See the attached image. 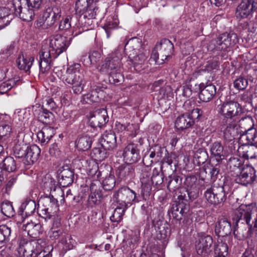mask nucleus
Masks as SVG:
<instances>
[{"mask_svg":"<svg viewBox=\"0 0 257 257\" xmlns=\"http://www.w3.org/2000/svg\"><path fill=\"white\" fill-rule=\"evenodd\" d=\"M107 74L109 75V81L110 83L117 84L123 80V76L121 74V70L116 72H112Z\"/></svg>","mask_w":257,"mask_h":257,"instance_id":"obj_54","label":"nucleus"},{"mask_svg":"<svg viewBox=\"0 0 257 257\" xmlns=\"http://www.w3.org/2000/svg\"><path fill=\"white\" fill-rule=\"evenodd\" d=\"M189 210V205L181 202L173 204L171 209L168 211V214L170 217H172L177 220H180Z\"/></svg>","mask_w":257,"mask_h":257,"instance_id":"obj_24","label":"nucleus"},{"mask_svg":"<svg viewBox=\"0 0 257 257\" xmlns=\"http://www.w3.org/2000/svg\"><path fill=\"white\" fill-rule=\"evenodd\" d=\"M34 61L33 57L22 55L18 58L17 63L20 70L27 72L30 70Z\"/></svg>","mask_w":257,"mask_h":257,"instance_id":"obj_33","label":"nucleus"},{"mask_svg":"<svg viewBox=\"0 0 257 257\" xmlns=\"http://www.w3.org/2000/svg\"><path fill=\"white\" fill-rule=\"evenodd\" d=\"M130 44L132 45L133 49L130 51L128 58L135 69L140 71V68L144 64L149 55V51L143 48L140 42L138 40L134 42L132 41Z\"/></svg>","mask_w":257,"mask_h":257,"instance_id":"obj_7","label":"nucleus"},{"mask_svg":"<svg viewBox=\"0 0 257 257\" xmlns=\"http://www.w3.org/2000/svg\"><path fill=\"white\" fill-rule=\"evenodd\" d=\"M108 121L106 110L104 108L98 109L89 113V122L93 127H101Z\"/></svg>","mask_w":257,"mask_h":257,"instance_id":"obj_17","label":"nucleus"},{"mask_svg":"<svg viewBox=\"0 0 257 257\" xmlns=\"http://www.w3.org/2000/svg\"><path fill=\"white\" fill-rule=\"evenodd\" d=\"M139 129L138 124L131 123L125 121L124 119L116 121L115 123V130L116 132L120 133L123 137H135Z\"/></svg>","mask_w":257,"mask_h":257,"instance_id":"obj_15","label":"nucleus"},{"mask_svg":"<svg viewBox=\"0 0 257 257\" xmlns=\"http://www.w3.org/2000/svg\"><path fill=\"white\" fill-rule=\"evenodd\" d=\"M213 239L211 236L201 235L196 241L195 247L198 254L203 256H207L212 251L211 247Z\"/></svg>","mask_w":257,"mask_h":257,"instance_id":"obj_14","label":"nucleus"},{"mask_svg":"<svg viewBox=\"0 0 257 257\" xmlns=\"http://www.w3.org/2000/svg\"><path fill=\"white\" fill-rule=\"evenodd\" d=\"M22 222L23 223V230L33 238L38 237L42 232V226L40 223H36L31 221L25 223L24 219L23 220Z\"/></svg>","mask_w":257,"mask_h":257,"instance_id":"obj_26","label":"nucleus"},{"mask_svg":"<svg viewBox=\"0 0 257 257\" xmlns=\"http://www.w3.org/2000/svg\"><path fill=\"white\" fill-rule=\"evenodd\" d=\"M106 150L99 148H95L92 150L91 155L95 160L97 161H102L106 157Z\"/></svg>","mask_w":257,"mask_h":257,"instance_id":"obj_56","label":"nucleus"},{"mask_svg":"<svg viewBox=\"0 0 257 257\" xmlns=\"http://www.w3.org/2000/svg\"><path fill=\"white\" fill-rule=\"evenodd\" d=\"M61 16V10L59 6H54L48 8L44 13L42 20L38 21V27L48 28L52 26Z\"/></svg>","mask_w":257,"mask_h":257,"instance_id":"obj_10","label":"nucleus"},{"mask_svg":"<svg viewBox=\"0 0 257 257\" xmlns=\"http://www.w3.org/2000/svg\"><path fill=\"white\" fill-rule=\"evenodd\" d=\"M133 170L131 166L126 165L125 166H120L116 172V174L118 178L121 180H125L127 178L132 175Z\"/></svg>","mask_w":257,"mask_h":257,"instance_id":"obj_44","label":"nucleus"},{"mask_svg":"<svg viewBox=\"0 0 257 257\" xmlns=\"http://www.w3.org/2000/svg\"><path fill=\"white\" fill-rule=\"evenodd\" d=\"M104 96V91L99 88L92 90L83 96V100L87 103L99 102Z\"/></svg>","mask_w":257,"mask_h":257,"instance_id":"obj_30","label":"nucleus"},{"mask_svg":"<svg viewBox=\"0 0 257 257\" xmlns=\"http://www.w3.org/2000/svg\"><path fill=\"white\" fill-rule=\"evenodd\" d=\"M194 122L192 116L189 114H184L177 118L175 126L177 129L183 130L191 127Z\"/></svg>","mask_w":257,"mask_h":257,"instance_id":"obj_31","label":"nucleus"},{"mask_svg":"<svg viewBox=\"0 0 257 257\" xmlns=\"http://www.w3.org/2000/svg\"><path fill=\"white\" fill-rule=\"evenodd\" d=\"M255 179V170L250 166H246L242 168L239 175H237L235 181L236 183L246 186L252 183Z\"/></svg>","mask_w":257,"mask_h":257,"instance_id":"obj_20","label":"nucleus"},{"mask_svg":"<svg viewBox=\"0 0 257 257\" xmlns=\"http://www.w3.org/2000/svg\"><path fill=\"white\" fill-rule=\"evenodd\" d=\"M89 5L86 0H77L75 4V10L76 13L83 15L87 10Z\"/></svg>","mask_w":257,"mask_h":257,"instance_id":"obj_55","label":"nucleus"},{"mask_svg":"<svg viewBox=\"0 0 257 257\" xmlns=\"http://www.w3.org/2000/svg\"><path fill=\"white\" fill-rule=\"evenodd\" d=\"M218 112L222 117L220 121L238 122L242 108L236 101H226L218 105Z\"/></svg>","mask_w":257,"mask_h":257,"instance_id":"obj_2","label":"nucleus"},{"mask_svg":"<svg viewBox=\"0 0 257 257\" xmlns=\"http://www.w3.org/2000/svg\"><path fill=\"white\" fill-rule=\"evenodd\" d=\"M95 5H90L87 8V10L83 14L84 18L88 17V19H94L96 14L97 9L96 8Z\"/></svg>","mask_w":257,"mask_h":257,"instance_id":"obj_62","label":"nucleus"},{"mask_svg":"<svg viewBox=\"0 0 257 257\" xmlns=\"http://www.w3.org/2000/svg\"><path fill=\"white\" fill-rule=\"evenodd\" d=\"M115 184V179L114 175L109 174L103 180L102 185L103 188L106 190H111L114 187Z\"/></svg>","mask_w":257,"mask_h":257,"instance_id":"obj_51","label":"nucleus"},{"mask_svg":"<svg viewBox=\"0 0 257 257\" xmlns=\"http://www.w3.org/2000/svg\"><path fill=\"white\" fill-rule=\"evenodd\" d=\"M80 70V64L75 63L67 68L65 74L57 68L54 69V73L65 84L71 85L73 92L78 95L82 92L86 83Z\"/></svg>","mask_w":257,"mask_h":257,"instance_id":"obj_1","label":"nucleus"},{"mask_svg":"<svg viewBox=\"0 0 257 257\" xmlns=\"http://www.w3.org/2000/svg\"><path fill=\"white\" fill-rule=\"evenodd\" d=\"M121 60V55L120 52L115 51L112 53L100 66L99 72L102 74H108L112 72L120 71L122 66Z\"/></svg>","mask_w":257,"mask_h":257,"instance_id":"obj_9","label":"nucleus"},{"mask_svg":"<svg viewBox=\"0 0 257 257\" xmlns=\"http://www.w3.org/2000/svg\"><path fill=\"white\" fill-rule=\"evenodd\" d=\"M125 208V206L116 207L114 210L113 214L110 217V220L114 222H120L122 219Z\"/></svg>","mask_w":257,"mask_h":257,"instance_id":"obj_52","label":"nucleus"},{"mask_svg":"<svg viewBox=\"0 0 257 257\" xmlns=\"http://www.w3.org/2000/svg\"><path fill=\"white\" fill-rule=\"evenodd\" d=\"M27 147L26 145L20 144H16L14 147L13 151L15 155L18 158H25L26 152Z\"/></svg>","mask_w":257,"mask_h":257,"instance_id":"obj_59","label":"nucleus"},{"mask_svg":"<svg viewBox=\"0 0 257 257\" xmlns=\"http://www.w3.org/2000/svg\"><path fill=\"white\" fill-rule=\"evenodd\" d=\"M91 139L89 137L82 136L77 140L76 146L79 150L85 151L91 147Z\"/></svg>","mask_w":257,"mask_h":257,"instance_id":"obj_42","label":"nucleus"},{"mask_svg":"<svg viewBox=\"0 0 257 257\" xmlns=\"http://www.w3.org/2000/svg\"><path fill=\"white\" fill-rule=\"evenodd\" d=\"M252 213L250 206L242 204L235 210L232 219L235 221V224H237L240 220H243L248 224L249 229L257 228V214L254 220L252 221V224L250 223Z\"/></svg>","mask_w":257,"mask_h":257,"instance_id":"obj_11","label":"nucleus"},{"mask_svg":"<svg viewBox=\"0 0 257 257\" xmlns=\"http://www.w3.org/2000/svg\"><path fill=\"white\" fill-rule=\"evenodd\" d=\"M181 184V179L176 174H172L169 176L167 188L170 192H174L180 188Z\"/></svg>","mask_w":257,"mask_h":257,"instance_id":"obj_40","label":"nucleus"},{"mask_svg":"<svg viewBox=\"0 0 257 257\" xmlns=\"http://www.w3.org/2000/svg\"><path fill=\"white\" fill-rule=\"evenodd\" d=\"M257 10V3L254 0H243L237 7L235 16L238 19L247 18L253 11Z\"/></svg>","mask_w":257,"mask_h":257,"instance_id":"obj_16","label":"nucleus"},{"mask_svg":"<svg viewBox=\"0 0 257 257\" xmlns=\"http://www.w3.org/2000/svg\"><path fill=\"white\" fill-rule=\"evenodd\" d=\"M197 181V179L195 176H190L186 177L185 184L186 186L187 191L189 195L192 193L194 195L198 193Z\"/></svg>","mask_w":257,"mask_h":257,"instance_id":"obj_39","label":"nucleus"},{"mask_svg":"<svg viewBox=\"0 0 257 257\" xmlns=\"http://www.w3.org/2000/svg\"><path fill=\"white\" fill-rule=\"evenodd\" d=\"M0 175L2 169L11 172L16 171L17 169V164L14 159L12 157H6L3 162L0 164Z\"/></svg>","mask_w":257,"mask_h":257,"instance_id":"obj_38","label":"nucleus"},{"mask_svg":"<svg viewBox=\"0 0 257 257\" xmlns=\"http://www.w3.org/2000/svg\"><path fill=\"white\" fill-rule=\"evenodd\" d=\"M41 153V150L36 145H32L27 147L24 159V163L26 165L33 164L36 162L39 158Z\"/></svg>","mask_w":257,"mask_h":257,"instance_id":"obj_27","label":"nucleus"},{"mask_svg":"<svg viewBox=\"0 0 257 257\" xmlns=\"http://www.w3.org/2000/svg\"><path fill=\"white\" fill-rule=\"evenodd\" d=\"M38 203V212L46 220L54 216L59 210L57 199L52 195L41 197Z\"/></svg>","mask_w":257,"mask_h":257,"instance_id":"obj_6","label":"nucleus"},{"mask_svg":"<svg viewBox=\"0 0 257 257\" xmlns=\"http://www.w3.org/2000/svg\"><path fill=\"white\" fill-rule=\"evenodd\" d=\"M47 48H42L39 52V65L40 71L42 73H47L50 70L53 60L55 59Z\"/></svg>","mask_w":257,"mask_h":257,"instance_id":"obj_18","label":"nucleus"},{"mask_svg":"<svg viewBox=\"0 0 257 257\" xmlns=\"http://www.w3.org/2000/svg\"><path fill=\"white\" fill-rule=\"evenodd\" d=\"M174 45L168 39H163L157 44L153 49L151 59L159 65L164 63L166 60L171 57Z\"/></svg>","mask_w":257,"mask_h":257,"instance_id":"obj_4","label":"nucleus"},{"mask_svg":"<svg viewBox=\"0 0 257 257\" xmlns=\"http://www.w3.org/2000/svg\"><path fill=\"white\" fill-rule=\"evenodd\" d=\"M215 93L216 87L215 85L210 84L200 90L199 97L203 102H207L213 98Z\"/></svg>","mask_w":257,"mask_h":257,"instance_id":"obj_32","label":"nucleus"},{"mask_svg":"<svg viewBox=\"0 0 257 257\" xmlns=\"http://www.w3.org/2000/svg\"><path fill=\"white\" fill-rule=\"evenodd\" d=\"M13 18L8 9L0 8V28H4L8 26Z\"/></svg>","mask_w":257,"mask_h":257,"instance_id":"obj_37","label":"nucleus"},{"mask_svg":"<svg viewBox=\"0 0 257 257\" xmlns=\"http://www.w3.org/2000/svg\"><path fill=\"white\" fill-rule=\"evenodd\" d=\"M118 20L116 19H113L112 17H109L107 19L104 24V28L108 36L109 31L116 28L118 25Z\"/></svg>","mask_w":257,"mask_h":257,"instance_id":"obj_58","label":"nucleus"},{"mask_svg":"<svg viewBox=\"0 0 257 257\" xmlns=\"http://www.w3.org/2000/svg\"><path fill=\"white\" fill-rule=\"evenodd\" d=\"M101 58L100 52L97 51L92 52L86 60L84 59V64L87 67L90 66L91 65H94L99 62Z\"/></svg>","mask_w":257,"mask_h":257,"instance_id":"obj_45","label":"nucleus"},{"mask_svg":"<svg viewBox=\"0 0 257 257\" xmlns=\"http://www.w3.org/2000/svg\"><path fill=\"white\" fill-rule=\"evenodd\" d=\"M90 193L87 201V206L92 207L99 205L103 198L100 182L97 180L93 181L90 186Z\"/></svg>","mask_w":257,"mask_h":257,"instance_id":"obj_13","label":"nucleus"},{"mask_svg":"<svg viewBox=\"0 0 257 257\" xmlns=\"http://www.w3.org/2000/svg\"><path fill=\"white\" fill-rule=\"evenodd\" d=\"M257 131L254 127L242 131L240 133L239 142L243 145H254L255 142Z\"/></svg>","mask_w":257,"mask_h":257,"instance_id":"obj_29","label":"nucleus"},{"mask_svg":"<svg viewBox=\"0 0 257 257\" xmlns=\"http://www.w3.org/2000/svg\"><path fill=\"white\" fill-rule=\"evenodd\" d=\"M11 231V227L8 225H0V244L9 240Z\"/></svg>","mask_w":257,"mask_h":257,"instance_id":"obj_43","label":"nucleus"},{"mask_svg":"<svg viewBox=\"0 0 257 257\" xmlns=\"http://www.w3.org/2000/svg\"><path fill=\"white\" fill-rule=\"evenodd\" d=\"M73 172L68 169H64L60 174L59 183L63 187L71 184L73 181Z\"/></svg>","mask_w":257,"mask_h":257,"instance_id":"obj_35","label":"nucleus"},{"mask_svg":"<svg viewBox=\"0 0 257 257\" xmlns=\"http://www.w3.org/2000/svg\"><path fill=\"white\" fill-rule=\"evenodd\" d=\"M34 8H32L31 6H29L28 5H26L22 10L21 13H18L17 15H19L20 18L25 21H31L34 18L35 13L33 10Z\"/></svg>","mask_w":257,"mask_h":257,"instance_id":"obj_41","label":"nucleus"},{"mask_svg":"<svg viewBox=\"0 0 257 257\" xmlns=\"http://www.w3.org/2000/svg\"><path fill=\"white\" fill-rule=\"evenodd\" d=\"M231 223L225 217L218 218L215 226V232L219 236H225L230 234L231 232Z\"/></svg>","mask_w":257,"mask_h":257,"instance_id":"obj_25","label":"nucleus"},{"mask_svg":"<svg viewBox=\"0 0 257 257\" xmlns=\"http://www.w3.org/2000/svg\"><path fill=\"white\" fill-rule=\"evenodd\" d=\"M70 43V39L60 35H56L50 40L49 46H43L42 48H47L50 51L54 58L66 51Z\"/></svg>","mask_w":257,"mask_h":257,"instance_id":"obj_8","label":"nucleus"},{"mask_svg":"<svg viewBox=\"0 0 257 257\" xmlns=\"http://www.w3.org/2000/svg\"><path fill=\"white\" fill-rule=\"evenodd\" d=\"M238 122L220 121L219 130L223 139L226 142H231L238 136Z\"/></svg>","mask_w":257,"mask_h":257,"instance_id":"obj_12","label":"nucleus"},{"mask_svg":"<svg viewBox=\"0 0 257 257\" xmlns=\"http://www.w3.org/2000/svg\"><path fill=\"white\" fill-rule=\"evenodd\" d=\"M117 202H122L126 207V204L131 203L135 200L136 193L127 187L120 188L113 195Z\"/></svg>","mask_w":257,"mask_h":257,"instance_id":"obj_19","label":"nucleus"},{"mask_svg":"<svg viewBox=\"0 0 257 257\" xmlns=\"http://www.w3.org/2000/svg\"><path fill=\"white\" fill-rule=\"evenodd\" d=\"M101 143L104 150H114L116 147V140L114 133L111 131L105 132L102 135Z\"/></svg>","mask_w":257,"mask_h":257,"instance_id":"obj_28","label":"nucleus"},{"mask_svg":"<svg viewBox=\"0 0 257 257\" xmlns=\"http://www.w3.org/2000/svg\"><path fill=\"white\" fill-rule=\"evenodd\" d=\"M248 85V81L242 77L236 79L234 82V86L238 90L244 89Z\"/></svg>","mask_w":257,"mask_h":257,"instance_id":"obj_61","label":"nucleus"},{"mask_svg":"<svg viewBox=\"0 0 257 257\" xmlns=\"http://www.w3.org/2000/svg\"><path fill=\"white\" fill-rule=\"evenodd\" d=\"M13 8L16 15L21 13L22 10L27 5V0H13Z\"/></svg>","mask_w":257,"mask_h":257,"instance_id":"obj_57","label":"nucleus"},{"mask_svg":"<svg viewBox=\"0 0 257 257\" xmlns=\"http://www.w3.org/2000/svg\"><path fill=\"white\" fill-rule=\"evenodd\" d=\"M36 208V204L34 200H30L23 203L21 205V218H23L24 216H30L35 212Z\"/></svg>","mask_w":257,"mask_h":257,"instance_id":"obj_36","label":"nucleus"},{"mask_svg":"<svg viewBox=\"0 0 257 257\" xmlns=\"http://www.w3.org/2000/svg\"><path fill=\"white\" fill-rule=\"evenodd\" d=\"M12 127L8 124L0 125V143H5L10 137Z\"/></svg>","mask_w":257,"mask_h":257,"instance_id":"obj_46","label":"nucleus"},{"mask_svg":"<svg viewBox=\"0 0 257 257\" xmlns=\"http://www.w3.org/2000/svg\"><path fill=\"white\" fill-rule=\"evenodd\" d=\"M215 257H226L228 254V246L226 243L218 242L215 248Z\"/></svg>","mask_w":257,"mask_h":257,"instance_id":"obj_50","label":"nucleus"},{"mask_svg":"<svg viewBox=\"0 0 257 257\" xmlns=\"http://www.w3.org/2000/svg\"><path fill=\"white\" fill-rule=\"evenodd\" d=\"M239 126L244 130H248L254 128V122L251 117L247 116L241 118L238 117Z\"/></svg>","mask_w":257,"mask_h":257,"instance_id":"obj_47","label":"nucleus"},{"mask_svg":"<svg viewBox=\"0 0 257 257\" xmlns=\"http://www.w3.org/2000/svg\"><path fill=\"white\" fill-rule=\"evenodd\" d=\"M55 134L53 128L45 126L37 134V137L41 144H45L49 142Z\"/></svg>","mask_w":257,"mask_h":257,"instance_id":"obj_34","label":"nucleus"},{"mask_svg":"<svg viewBox=\"0 0 257 257\" xmlns=\"http://www.w3.org/2000/svg\"><path fill=\"white\" fill-rule=\"evenodd\" d=\"M33 111L35 116L43 123L51 124L54 121L53 114L46 109H44L39 105L33 106Z\"/></svg>","mask_w":257,"mask_h":257,"instance_id":"obj_22","label":"nucleus"},{"mask_svg":"<svg viewBox=\"0 0 257 257\" xmlns=\"http://www.w3.org/2000/svg\"><path fill=\"white\" fill-rule=\"evenodd\" d=\"M204 197L207 202L214 206L223 205L226 200L224 187L213 183L204 192Z\"/></svg>","mask_w":257,"mask_h":257,"instance_id":"obj_5","label":"nucleus"},{"mask_svg":"<svg viewBox=\"0 0 257 257\" xmlns=\"http://www.w3.org/2000/svg\"><path fill=\"white\" fill-rule=\"evenodd\" d=\"M237 42V36L234 33H223L216 39L212 40L209 44L208 49L225 54L230 50V47Z\"/></svg>","mask_w":257,"mask_h":257,"instance_id":"obj_3","label":"nucleus"},{"mask_svg":"<svg viewBox=\"0 0 257 257\" xmlns=\"http://www.w3.org/2000/svg\"><path fill=\"white\" fill-rule=\"evenodd\" d=\"M41 240H33L20 246L18 250L19 257H34L36 249L40 248Z\"/></svg>","mask_w":257,"mask_h":257,"instance_id":"obj_23","label":"nucleus"},{"mask_svg":"<svg viewBox=\"0 0 257 257\" xmlns=\"http://www.w3.org/2000/svg\"><path fill=\"white\" fill-rule=\"evenodd\" d=\"M1 211L4 215L8 217H12L15 214L13 206L9 202H4L2 204Z\"/></svg>","mask_w":257,"mask_h":257,"instance_id":"obj_53","label":"nucleus"},{"mask_svg":"<svg viewBox=\"0 0 257 257\" xmlns=\"http://www.w3.org/2000/svg\"><path fill=\"white\" fill-rule=\"evenodd\" d=\"M223 148L221 143L218 142L214 143L211 148V152L212 155L216 157H220L223 152Z\"/></svg>","mask_w":257,"mask_h":257,"instance_id":"obj_60","label":"nucleus"},{"mask_svg":"<svg viewBox=\"0 0 257 257\" xmlns=\"http://www.w3.org/2000/svg\"><path fill=\"white\" fill-rule=\"evenodd\" d=\"M72 18L70 16H67L65 19L61 21L59 28L60 30H68L71 27V22Z\"/></svg>","mask_w":257,"mask_h":257,"instance_id":"obj_64","label":"nucleus"},{"mask_svg":"<svg viewBox=\"0 0 257 257\" xmlns=\"http://www.w3.org/2000/svg\"><path fill=\"white\" fill-rule=\"evenodd\" d=\"M61 226L60 221L58 219L53 224L50 232V237L52 239L58 238L62 234V230L60 228Z\"/></svg>","mask_w":257,"mask_h":257,"instance_id":"obj_49","label":"nucleus"},{"mask_svg":"<svg viewBox=\"0 0 257 257\" xmlns=\"http://www.w3.org/2000/svg\"><path fill=\"white\" fill-rule=\"evenodd\" d=\"M157 231L158 232V238L160 239L166 238L168 233V227L166 224H162L158 227Z\"/></svg>","mask_w":257,"mask_h":257,"instance_id":"obj_63","label":"nucleus"},{"mask_svg":"<svg viewBox=\"0 0 257 257\" xmlns=\"http://www.w3.org/2000/svg\"><path fill=\"white\" fill-rule=\"evenodd\" d=\"M142 183V194L145 197L150 195V192L152 190V181L149 178L146 179L144 177L141 178Z\"/></svg>","mask_w":257,"mask_h":257,"instance_id":"obj_48","label":"nucleus"},{"mask_svg":"<svg viewBox=\"0 0 257 257\" xmlns=\"http://www.w3.org/2000/svg\"><path fill=\"white\" fill-rule=\"evenodd\" d=\"M122 156L126 162L128 164L137 162L140 158L138 145L134 143L128 144L124 148Z\"/></svg>","mask_w":257,"mask_h":257,"instance_id":"obj_21","label":"nucleus"}]
</instances>
